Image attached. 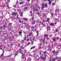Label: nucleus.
Returning a JSON list of instances; mask_svg holds the SVG:
<instances>
[{"label": "nucleus", "instance_id": "47", "mask_svg": "<svg viewBox=\"0 0 61 61\" xmlns=\"http://www.w3.org/2000/svg\"><path fill=\"white\" fill-rule=\"evenodd\" d=\"M55 3H53L52 4V5H55Z\"/></svg>", "mask_w": 61, "mask_h": 61}, {"label": "nucleus", "instance_id": "33", "mask_svg": "<svg viewBox=\"0 0 61 61\" xmlns=\"http://www.w3.org/2000/svg\"><path fill=\"white\" fill-rule=\"evenodd\" d=\"M21 51H20V53L22 55H23V53L22 52H21Z\"/></svg>", "mask_w": 61, "mask_h": 61}, {"label": "nucleus", "instance_id": "16", "mask_svg": "<svg viewBox=\"0 0 61 61\" xmlns=\"http://www.w3.org/2000/svg\"><path fill=\"white\" fill-rule=\"evenodd\" d=\"M32 31H33V32H36V29H35L34 30H32Z\"/></svg>", "mask_w": 61, "mask_h": 61}, {"label": "nucleus", "instance_id": "29", "mask_svg": "<svg viewBox=\"0 0 61 61\" xmlns=\"http://www.w3.org/2000/svg\"><path fill=\"white\" fill-rule=\"evenodd\" d=\"M23 3H24V2L22 1L19 4V5H21V4H23Z\"/></svg>", "mask_w": 61, "mask_h": 61}, {"label": "nucleus", "instance_id": "57", "mask_svg": "<svg viewBox=\"0 0 61 61\" xmlns=\"http://www.w3.org/2000/svg\"><path fill=\"white\" fill-rule=\"evenodd\" d=\"M34 44V42H33V41H32L31 42V44H32V45Z\"/></svg>", "mask_w": 61, "mask_h": 61}, {"label": "nucleus", "instance_id": "50", "mask_svg": "<svg viewBox=\"0 0 61 61\" xmlns=\"http://www.w3.org/2000/svg\"><path fill=\"white\" fill-rule=\"evenodd\" d=\"M41 46H40L39 47V49H41Z\"/></svg>", "mask_w": 61, "mask_h": 61}, {"label": "nucleus", "instance_id": "5", "mask_svg": "<svg viewBox=\"0 0 61 61\" xmlns=\"http://www.w3.org/2000/svg\"><path fill=\"white\" fill-rule=\"evenodd\" d=\"M9 40H10V41L11 42H12L13 41V39H12V36L10 37L9 38Z\"/></svg>", "mask_w": 61, "mask_h": 61}, {"label": "nucleus", "instance_id": "59", "mask_svg": "<svg viewBox=\"0 0 61 61\" xmlns=\"http://www.w3.org/2000/svg\"><path fill=\"white\" fill-rule=\"evenodd\" d=\"M17 53H16L15 54V56H17Z\"/></svg>", "mask_w": 61, "mask_h": 61}, {"label": "nucleus", "instance_id": "8", "mask_svg": "<svg viewBox=\"0 0 61 61\" xmlns=\"http://www.w3.org/2000/svg\"><path fill=\"white\" fill-rule=\"evenodd\" d=\"M45 42H46V38H44L43 39V40L42 41V42L43 43H45Z\"/></svg>", "mask_w": 61, "mask_h": 61}, {"label": "nucleus", "instance_id": "20", "mask_svg": "<svg viewBox=\"0 0 61 61\" xmlns=\"http://www.w3.org/2000/svg\"><path fill=\"white\" fill-rule=\"evenodd\" d=\"M52 61H55L56 60V58H53L52 59Z\"/></svg>", "mask_w": 61, "mask_h": 61}, {"label": "nucleus", "instance_id": "26", "mask_svg": "<svg viewBox=\"0 0 61 61\" xmlns=\"http://www.w3.org/2000/svg\"><path fill=\"white\" fill-rule=\"evenodd\" d=\"M56 40H57L58 39H59L60 37H56Z\"/></svg>", "mask_w": 61, "mask_h": 61}, {"label": "nucleus", "instance_id": "54", "mask_svg": "<svg viewBox=\"0 0 61 61\" xmlns=\"http://www.w3.org/2000/svg\"><path fill=\"white\" fill-rule=\"evenodd\" d=\"M55 20H58V19H56V18H55Z\"/></svg>", "mask_w": 61, "mask_h": 61}, {"label": "nucleus", "instance_id": "24", "mask_svg": "<svg viewBox=\"0 0 61 61\" xmlns=\"http://www.w3.org/2000/svg\"><path fill=\"white\" fill-rule=\"evenodd\" d=\"M23 19H24V20H25V21H27V20H28V19H26V18H23Z\"/></svg>", "mask_w": 61, "mask_h": 61}, {"label": "nucleus", "instance_id": "63", "mask_svg": "<svg viewBox=\"0 0 61 61\" xmlns=\"http://www.w3.org/2000/svg\"><path fill=\"white\" fill-rule=\"evenodd\" d=\"M0 49L1 50H2V48L1 47H0Z\"/></svg>", "mask_w": 61, "mask_h": 61}, {"label": "nucleus", "instance_id": "4", "mask_svg": "<svg viewBox=\"0 0 61 61\" xmlns=\"http://www.w3.org/2000/svg\"><path fill=\"white\" fill-rule=\"evenodd\" d=\"M42 7L41 8V9L42 10L43 9L45 8V7H44V5H45V4H42L41 5Z\"/></svg>", "mask_w": 61, "mask_h": 61}, {"label": "nucleus", "instance_id": "9", "mask_svg": "<svg viewBox=\"0 0 61 61\" xmlns=\"http://www.w3.org/2000/svg\"><path fill=\"white\" fill-rule=\"evenodd\" d=\"M33 57H34V58H36L37 57V56L36 55L35 53H34V54L33 55Z\"/></svg>", "mask_w": 61, "mask_h": 61}, {"label": "nucleus", "instance_id": "10", "mask_svg": "<svg viewBox=\"0 0 61 61\" xmlns=\"http://www.w3.org/2000/svg\"><path fill=\"white\" fill-rule=\"evenodd\" d=\"M37 14L39 16V17H40V16H41V14L40 13L38 12V13H37Z\"/></svg>", "mask_w": 61, "mask_h": 61}, {"label": "nucleus", "instance_id": "45", "mask_svg": "<svg viewBox=\"0 0 61 61\" xmlns=\"http://www.w3.org/2000/svg\"><path fill=\"white\" fill-rule=\"evenodd\" d=\"M42 45V43H41L40 45H39L40 46H41Z\"/></svg>", "mask_w": 61, "mask_h": 61}, {"label": "nucleus", "instance_id": "13", "mask_svg": "<svg viewBox=\"0 0 61 61\" xmlns=\"http://www.w3.org/2000/svg\"><path fill=\"white\" fill-rule=\"evenodd\" d=\"M36 37H34L32 38V40H34L35 41H36Z\"/></svg>", "mask_w": 61, "mask_h": 61}, {"label": "nucleus", "instance_id": "44", "mask_svg": "<svg viewBox=\"0 0 61 61\" xmlns=\"http://www.w3.org/2000/svg\"><path fill=\"white\" fill-rule=\"evenodd\" d=\"M11 57V55L8 56H7V57Z\"/></svg>", "mask_w": 61, "mask_h": 61}, {"label": "nucleus", "instance_id": "3", "mask_svg": "<svg viewBox=\"0 0 61 61\" xmlns=\"http://www.w3.org/2000/svg\"><path fill=\"white\" fill-rule=\"evenodd\" d=\"M34 10L36 12H37V11H38V9L36 7H35L34 8Z\"/></svg>", "mask_w": 61, "mask_h": 61}, {"label": "nucleus", "instance_id": "37", "mask_svg": "<svg viewBox=\"0 0 61 61\" xmlns=\"http://www.w3.org/2000/svg\"><path fill=\"white\" fill-rule=\"evenodd\" d=\"M37 33V36H36H36H38L39 35V34H38V32H36Z\"/></svg>", "mask_w": 61, "mask_h": 61}, {"label": "nucleus", "instance_id": "27", "mask_svg": "<svg viewBox=\"0 0 61 61\" xmlns=\"http://www.w3.org/2000/svg\"><path fill=\"white\" fill-rule=\"evenodd\" d=\"M46 14L45 13H44L43 14L42 16L43 17H44L45 16H46Z\"/></svg>", "mask_w": 61, "mask_h": 61}, {"label": "nucleus", "instance_id": "51", "mask_svg": "<svg viewBox=\"0 0 61 61\" xmlns=\"http://www.w3.org/2000/svg\"><path fill=\"white\" fill-rule=\"evenodd\" d=\"M3 55H4V54L3 53H2V54L0 56V57L1 56H3Z\"/></svg>", "mask_w": 61, "mask_h": 61}, {"label": "nucleus", "instance_id": "15", "mask_svg": "<svg viewBox=\"0 0 61 61\" xmlns=\"http://www.w3.org/2000/svg\"><path fill=\"white\" fill-rule=\"evenodd\" d=\"M3 26H0V30H2V29H4V30H5V28H3Z\"/></svg>", "mask_w": 61, "mask_h": 61}, {"label": "nucleus", "instance_id": "28", "mask_svg": "<svg viewBox=\"0 0 61 61\" xmlns=\"http://www.w3.org/2000/svg\"><path fill=\"white\" fill-rule=\"evenodd\" d=\"M19 35H21V34H22V32L19 31Z\"/></svg>", "mask_w": 61, "mask_h": 61}, {"label": "nucleus", "instance_id": "6", "mask_svg": "<svg viewBox=\"0 0 61 61\" xmlns=\"http://www.w3.org/2000/svg\"><path fill=\"white\" fill-rule=\"evenodd\" d=\"M44 7H46V8H47V7H48V4L47 3H46L45 5H44Z\"/></svg>", "mask_w": 61, "mask_h": 61}, {"label": "nucleus", "instance_id": "12", "mask_svg": "<svg viewBox=\"0 0 61 61\" xmlns=\"http://www.w3.org/2000/svg\"><path fill=\"white\" fill-rule=\"evenodd\" d=\"M12 15H15V16H16V14H15V12H13L12 13Z\"/></svg>", "mask_w": 61, "mask_h": 61}, {"label": "nucleus", "instance_id": "56", "mask_svg": "<svg viewBox=\"0 0 61 61\" xmlns=\"http://www.w3.org/2000/svg\"><path fill=\"white\" fill-rule=\"evenodd\" d=\"M27 26H28L27 27H28L29 28V27L30 26H29V25H28H28Z\"/></svg>", "mask_w": 61, "mask_h": 61}, {"label": "nucleus", "instance_id": "1", "mask_svg": "<svg viewBox=\"0 0 61 61\" xmlns=\"http://www.w3.org/2000/svg\"><path fill=\"white\" fill-rule=\"evenodd\" d=\"M42 53V52L41 51H40V52L39 53L40 55V58L44 60H46V57L47 56V55L46 54H44H44Z\"/></svg>", "mask_w": 61, "mask_h": 61}, {"label": "nucleus", "instance_id": "42", "mask_svg": "<svg viewBox=\"0 0 61 61\" xmlns=\"http://www.w3.org/2000/svg\"><path fill=\"white\" fill-rule=\"evenodd\" d=\"M10 61H13V59L12 58H11L10 59Z\"/></svg>", "mask_w": 61, "mask_h": 61}, {"label": "nucleus", "instance_id": "18", "mask_svg": "<svg viewBox=\"0 0 61 61\" xmlns=\"http://www.w3.org/2000/svg\"><path fill=\"white\" fill-rule=\"evenodd\" d=\"M31 35H33V33L32 32H30L29 34V36H31Z\"/></svg>", "mask_w": 61, "mask_h": 61}, {"label": "nucleus", "instance_id": "38", "mask_svg": "<svg viewBox=\"0 0 61 61\" xmlns=\"http://www.w3.org/2000/svg\"><path fill=\"white\" fill-rule=\"evenodd\" d=\"M58 30H57V29H56V31H55V32L56 33V32H58Z\"/></svg>", "mask_w": 61, "mask_h": 61}, {"label": "nucleus", "instance_id": "52", "mask_svg": "<svg viewBox=\"0 0 61 61\" xmlns=\"http://www.w3.org/2000/svg\"><path fill=\"white\" fill-rule=\"evenodd\" d=\"M31 60H32V59H31V58H30V59L29 60V61H31Z\"/></svg>", "mask_w": 61, "mask_h": 61}, {"label": "nucleus", "instance_id": "23", "mask_svg": "<svg viewBox=\"0 0 61 61\" xmlns=\"http://www.w3.org/2000/svg\"><path fill=\"white\" fill-rule=\"evenodd\" d=\"M2 27H4V28H5L6 27V26L5 25H3V26H2Z\"/></svg>", "mask_w": 61, "mask_h": 61}, {"label": "nucleus", "instance_id": "46", "mask_svg": "<svg viewBox=\"0 0 61 61\" xmlns=\"http://www.w3.org/2000/svg\"><path fill=\"white\" fill-rule=\"evenodd\" d=\"M47 27L48 28H50V26H47Z\"/></svg>", "mask_w": 61, "mask_h": 61}, {"label": "nucleus", "instance_id": "39", "mask_svg": "<svg viewBox=\"0 0 61 61\" xmlns=\"http://www.w3.org/2000/svg\"><path fill=\"white\" fill-rule=\"evenodd\" d=\"M26 41H27V42H28V41H29V39L28 38L26 40Z\"/></svg>", "mask_w": 61, "mask_h": 61}, {"label": "nucleus", "instance_id": "25", "mask_svg": "<svg viewBox=\"0 0 61 61\" xmlns=\"http://www.w3.org/2000/svg\"><path fill=\"white\" fill-rule=\"evenodd\" d=\"M12 23H10L9 24V26H12Z\"/></svg>", "mask_w": 61, "mask_h": 61}, {"label": "nucleus", "instance_id": "58", "mask_svg": "<svg viewBox=\"0 0 61 61\" xmlns=\"http://www.w3.org/2000/svg\"><path fill=\"white\" fill-rule=\"evenodd\" d=\"M47 36H48V35H47V34L46 35V36H45V37H47Z\"/></svg>", "mask_w": 61, "mask_h": 61}, {"label": "nucleus", "instance_id": "43", "mask_svg": "<svg viewBox=\"0 0 61 61\" xmlns=\"http://www.w3.org/2000/svg\"><path fill=\"white\" fill-rule=\"evenodd\" d=\"M55 51H52V53L53 54H55Z\"/></svg>", "mask_w": 61, "mask_h": 61}, {"label": "nucleus", "instance_id": "11", "mask_svg": "<svg viewBox=\"0 0 61 61\" xmlns=\"http://www.w3.org/2000/svg\"><path fill=\"white\" fill-rule=\"evenodd\" d=\"M22 57L23 59H24V58H26V57H25V56L24 55H22Z\"/></svg>", "mask_w": 61, "mask_h": 61}, {"label": "nucleus", "instance_id": "31", "mask_svg": "<svg viewBox=\"0 0 61 61\" xmlns=\"http://www.w3.org/2000/svg\"><path fill=\"white\" fill-rule=\"evenodd\" d=\"M50 20L49 19V18H47V22H49V20Z\"/></svg>", "mask_w": 61, "mask_h": 61}, {"label": "nucleus", "instance_id": "30", "mask_svg": "<svg viewBox=\"0 0 61 61\" xmlns=\"http://www.w3.org/2000/svg\"><path fill=\"white\" fill-rule=\"evenodd\" d=\"M26 38H27L26 37H24V40L25 41L26 40Z\"/></svg>", "mask_w": 61, "mask_h": 61}, {"label": "nucleus", "instance_id": "48", "mask_svg": "<svg viewBox=\"0 0 61 61\" xmlns=\"http://www.w3.org/2000/svg\"><path fill=\"white\" fill-rule=\"evenodd\" d=\"M21 42V43H23V42H24V40L22 41Z\"/></svg>", "mask_w": 61, "mask_h": 61}, {"label": "nucleus", "instance_id": "40", "mask_svg": "<svg viewBox=\"0 0 61 61\" xmlns=\"http://www.w3.org/2000/svg\"><path fill=\"white\" fill-rule=\"evenodd\" d=\"M18 14H17V17H16V18H19V17H18Z\"/></svg>", "mask_w": 61, "mask_h": 61}, {"label": "nucleus", "instance_id": "2", "mask_svg": "<svg viewBox=\"0 0 61 61\" xmlns=\"http://www.w3.org/2000/svg\"><path fill=\"white\" fill-rule=\"evenodd\" d=\"M21 49H24V48L23 47V46H21L20 48L19 49L20 51H22V50H21Z\"/></svg>", "mask_w": 61, "mask_h": 61}, {"label": "nucleus", "instance_id": "60", "mask_svg": "<svg viewBox=\"0 0 61 61\" xmlns=\"http://www.w3.org/2000/svg\"><path fill=\"white\" fill-rule=\"evenodd\" d=\"M54 45V44H52L51 45L52 47H53V45Z\"/></svg>", "mask_w": 61, "mask_h": 61}, {"label": "nucleus", "instance_id": "21", "mask_svg": "<svg viewBox=\"0 0 61 61\" xmlns=\"http://www.w3.org/2000/svg\"><path fill=\"white\" fill-rule=\"evenodd\" d=\"M50 25L52 26H53V25H54V23H51L50 24Z\"/></svg>", "mask_w": 61, "mask_h": 61}, {"label": "nucleus", "instance_id": "55", "mask_svg": "<svg viewBox=\"0 0 61 61\" xmlns=\"http://www.w3.org/2000/svg\"><path fill=\"white\" fill-rule=\"evenodd\" d=\"M57 58H58L59 59H61V57H57Z\"/></svg>", "mask_w": 61, "mask_h": 61}, {"label": "nucleus", "instance_id": "61", "mask_svg": "<svg viewBox=\"0 0 61 61\" xmlns=\"http://www.w3.org/2000/svg\"><path fill=\"white\" fill-rule=\"evenodd\" d=\"M51 16H53V14H51Z\"/></svg>", "mask_w": 61, "mask_h": 61}, {"label": "nucleus", "instance_id": "7", "mask_svg": "<svg viewBox=\"0 0 61 61\" xmlns=\"http://www.w3.org/2000/svg\"><path fill=\"white\" fill-rule=\"evenodd\" d=\"M42 53H43L44 54H47V55H49V53L46 52V51H45L44 52H42Z\"/></svg>", "mask_w": 61, "mask_h": 61}, {"label": "nucleus", "instance_id": "53", "mask_svg": "<svg viewBox=\"0 0 61 61\" xmlns=\"http://www.w3.org/2000/svg\"><path fill=\"white\" fill-rule=\"evenodd\" d=\"M30 14H31V13H32V11H31L30 12Z\"/></svg>", "mask_w": 61, "mask_h": 61}, {"label": "nucleus", "instance_id": "36", "mask_svg": "<svg viewBox=\"0 0 61 61\" xmlns=\"http://www.w3.org/2000/svg\"><path fill=\"white\" fill-rule=\"evenodd\" d=\"M52 58H53V56H51L50 57V59H51V60H52Z\"/></svg>", "mask_w": 61, "mask_h": 61}, {"label": "nucleus", "instance_id": "49", "mask_svg": "<svg viewBox=\"0 0 61 61\" xmlns=\"http://www.w3.org/2000/svg\"><path fill=\"white\" fill-rule=\"evenodd\" d=\"M21 20L18 21V22H19V23H21Z\"/></svg>", "mask_w": 61, "mask_h": 61}, {"label": "nucleus", "instance_id": "19", "mask_svg": "<svg viewBox=\"0 0 61 61\" xmlns=\"http://www.w3.org/2000/svg\"><path fill=\"white\" fill-rule=\"evenodd\" d=\"M35 23H36V20H35L34 21L32 22V25H34Z\"/></svg>", "mask_w": 61, "mask_h": 61}, {"label": "nucleus", "instance_id": "34", "mask_svg": "<svg viewBox=\"0 0 61 61\" xmlns=\"http://www.w3.org/2000/svg\"><path fill=\"white\" fill-rule=\"evenodd\" d=\"M30 45V42H29L27 46H28V45Z\"/></svg>", "mask_w": 61, "mask_h": 61}, {"label": "nucleus", "instance_id": "32", "mask_svg": "<svg viewBox=\"0 0 61 61\" xmlns=\"http://www.w3.org/2000/svg\"><path fill=\"white\" fill-rule=\"evenodd\" d=\"M34 16H33V17L31 18H32L31 20L32 21H33V19H34Z\"/></svg>", "mask_w": 61, "mask_h": 61}, {"label": "nucleus", "instance_id": "35", "mask_svg": "<svg viewBox=\"0 0 61 61\" xmlns=\"http://www.w3.org/2000/svg\"><path fill=\"white\" fill-rule=\"evenodd\" d=\"M20 44L18 43V47H20Z\"/></svg>", "mask_w": 61, "mask_h": 61}, {"label": "nucleus", "instance_id": "64", "mask_svg": "<svg viewBox=\"0 0 61 61\" xmlns=\"http://www.w3.org/2000/svg\"><path fill=\"white\" fill-rule=\"evenodd\" d=\"M52 61V60L50 59V60H49L48 61Z\"/></svg>", "mask_w": 61, "mask_h": 61}, {"label": "nucleus", "instance_id": "14", "mask_svg": "<svg viewBox=\"0 0 61 61\" xmlns=\"http://www.w3.org/2000/svg\"><path fill=\"white\" fill-rule=\"evenodd\" d=\"M48 2H49V4H50V5H51V0H48Z\"/></svg>", "mask_w": 61, "mask_h": 61}, {"label": "nucleus", "instance_id": "62", "mask_svg": "<svg viewBox=\"0 0 61 61\" xmlns=\"http://www.w3.org/2000/svg\"><path fill=\"white\" fill-rule=\"evenodd\" d=\"M56 23H57V22H55L54 23L55 24V25L56 24Z\"/></svg>", "mask_w": 61, "mask_h": 61}, {"label": "nucleus", "instance_id": "17", "mask_svg": "<svg viewBox=\"0 0 61 61\" xmlns=\"http://www.w3.org/2000/svg\"><path fill=\"white\" fill-rule=\"evenodd\" d=\"M19 14L20 16H22L23 13L22 12H21V13H19Z\"/></svg>", "mask_w": 61, "mask_h": 61}, {"label": "nucleus", "instance_id": "41", "mask_svg": "<svg viewBox=\"0 0 61 61\" xmlns=\"http://www.w3.org/2000/svg\"><path fill=\"white\" fill-rule=\"evenodd\" d=\"M53 41H55L56 40V38H54L53 39Z\"/></svg>", "mask_w": 61, "mask_h": 61}, {"label": "nucleus", "instance_id": "22", "mask_svg": "<svg viewBox=\"0 0 61 61\" xmlns=\"http://www.w3.org/2000/svg\"><path fill=\"white\" fill-rule=\"evenodd\" d=\"M36 48V46H34L30 48V49H34V48Z\"/></svg>", "mask_w": 61, "mask_h": 61}]
</instances>
